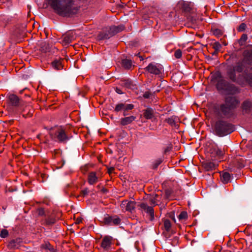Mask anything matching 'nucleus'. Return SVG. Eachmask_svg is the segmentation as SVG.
<instances>
[{"label":"nucleus","mask_w":252,"mask_h":252,"mask_svg":"<svg viewBox=\"0 0 252 252\" xmlns=\"http://www.w3.org/2000/svg\"><path fill=\"white\" fill-rule=\"evenodd\" d=\"M242 107L246 113H250L252 108V103L249 101H245L243 103Z\"/></svg>","instance_id":"obj_18"},{"label":"nucleus","mask_w":252,"mask_h":252,"mask_svg":"<svg viewBox=\"0 0 252 252\" xmlns=\"http://www.w3.org/2000/svg\"><path fill=\"white\" fill-rule=\"evenodd\" d=\"M98 181V177L95 172H91L88 176V182L90 185L96 183Z\"/></svg>","instance_id":"obj_17"},{"label":"nucleus","mask_w":252,"mask_h":252,"mask_svg":"<svg viewBox=\"0 0 252 252\" xmlns=\"http://www.w3.org/2000/svg\"><path fill=\"white\" fill-rule=\"evenodd\" d=\"M135 93L138 94V92H135Z\"/></svg>","instance_id":"obj_51"},{"label":"nucleus","mask_w":252,"mask_h":252,"mask_svg":"<svg viewBox=\"0 0 252 252\" xmlns=\"http://www.w3.org/2000/svg\"><path fill=\"white\" fill-rule=\"evenodd\" d=\"M8 235V231L6 229H2L0 231V236L1 238H6Z\"/></svg>","instance_id":"obj_32"},{"label":"nucleus","mask_w":252,"mask_h":252,"mask_svg":"<svg viewBox=\"0 0 252 252\" xmlns=\"http://www.w3.org/2000/svg\"><path fill=\"white\" fill-rule=\"evenodd\" d=\"M154 110L150 107H148L144 112V116L147 119H152L154 117Z\"/></svg>","instance_id":"obj_16"},{"label":"nucleus","mask_w":252,"mask_h":252,"mask_svg":"<svg viewBox=\"0 0 252 252\" xmlns=\"http://www.w3.org/2000/svg\"><path fill=\"white\" fill-rule=\"evenodd\" d=\"M56 222V219L53 217H48L46 220V223L47 225H52L55 223Z\"/></svg>","instance_id":"obj_26"},{"label":"nucleus","mask_w":252,"mask_h":252,"mask_svg":"<svg viewBox=\"0 0 252 252\" xmlns=\"http://www.w3.org/2000/svg\"><path fill=\"white\" fill-rule=\"evenodd\" d=\"M139 206L141 209L150 216L152 220L154 218V211L152 207L148 206L147 203L144 202L140 203Z\"/></svg>","instance_id":"obj_10"},{"label":"nucleus","mask_w":252,"mask_h":252,"mask_svg":"<svg viewBox=\"0 0 252 252\" xmlns=\"http://www.w3.org/2000/svg\"><path fill=\"white\" fill-rule=\"evenodd\" d=\"M238 103L234 95H228L225 98V103L220 105L219 110L224 116L230 117L233 115V110Z\"/></svg>","instance_id":"obj_2"},{"label":"nucleus","mask_w":252,"mask_h":252,"mask_svg":"<svg viewBox=\"0 0 252 252\" xmlns=\"http://www.w3.org/2000/svg\"><path fill=\"white\" fill-rule=\"evenodd\" d=\"M163 159L162 158H159L151 162V168L153 169H156L163 161Z\"/></svg>","instance_id":"obj_19"},{"label":"nucleus","mask_w":252,"mask_h":252,"mask_svg":"<svg viewBox=\"0 0 252 252\" xmlns=\"http://www.w3.org/2000/svg\"><path fill=\"white\" fill-rule=\"evenodd\" d=\"M143 60V59L142 58V57H140V60L142 61Z\"/></svg>","instance_id":"obj_49"},{"label":"nucleus","mask_w":252,"mask_h":252,"mask_svg":"<svg viewBox=\"0 0 252 252\" xmlns=\"http://www.w3.org/2000/svg\"><path fill=\"white\" fill-rule=\"evenodd\" d=\"M221 181L224 184H226L230 182V174L227 172L223 173L221 175Z\"/></svg>","instance_id":"obj_21"},{"label":"nucleus","mask_w":252,"mask_h":252,"mask_svg":"<svg viewBox=\"0 0 252 252\" xmlns=\"http://www.w3.org/2000/svg\"><path fill=\"white\" fill-rule=\"evenodd\" d=\"M166 121L171 126H174L175 124V120L173 117L169 118L166 119Z\"/></svg>","instance_id":"obj_34"},{"label":"nucleus","mask_w":252,"mask_h":252,"mask_svg":"<svg viewBox=\"0 0 252 252\" xmlns=\"http://www.w3.org/2000/svg\"><path fill=\"white\" fill-rule=\"evenodd\" d=\"M227 76L232 81H236V75L235 74V69L234 68L229 69L227 71Z\"/></svg>","instance_id":"obj_20"},{"label":"nucleus","mask_w":252,"mask_h":252,"mask_svg":"<svg viewBox=\"0 0 252 252\" xmlns=\"http://www.w3.org/2000/svg\"><path fill=\"white\" fill-rule=\"evenodd\" d=\"M145 69L148 72L156 75H159L163 71L161 64L154 63H150Z\"/></svg>","instance_id":"obj_6"},{"label":"nucleus","mask_w":252,"mask_h":252,"mask_svg":"<svg viewBox=\"0 0 252 252\" xmlns=\"http://www.w3.org/2000/svg\"><path fill=\"white\" fill-rule=\"evenodd\" d=\"M63 60H55L51 63V65L54 69L56 70H60L63 69V66L62 64Z\"/></svg>","instance_id":"obj_15"},{"label":"nucleus","mask_w":252,"mask_h":252,"mask_svg":"<svg viewBox=\"0 0 252 252\" xmlns=\"http://www.w3.org/2000/svg\"><path fill=\"white\" fill-rule=\"evenodd\" d=\"M170 150V148L169 147H167L165 150H164V153H167V152H169Z\"/></svg>","instance_id":"obj_43"},{"label":"nucleus","mask_w":252,"mask_h":252,"mask_svg":"<svg viewBox=\"0 0 252 252\" xmlns=\"http://www.w3.org/2000/svg\"><path fill=\"white\" fill-rule=\"evenodd\" d=\"M164 226L166 231H169L171 228V224L169 220H166L164 222Z\"/></svg>","instance_id":"obj_28"},{"label":"nucleus","mask_w":252,"mask_h":252,"mask_svg":"<svg viewBox=\"0 0 252 252\" xmlns=\"http://www.w3.org/2000/svg\"><path fill=\"white\" fill-rule=\"evenodd\" d=\"M182 55V53L181 50L178 49L176 51H175L174 53V56L177 59H180L181 58Z\"/></svg>","instance_id":"obj_33"},{"label":"nucleus","mask_w":252,"mask_h":252,"mask_svg":"<svg viewBox=\"0 0 252 252\" xmlns=\"http://www.w3.org/2000/svg\"><path fill=\"white\" fill-rule=\"evenodd\" d=\"M152 203L154 204H155V202H154V201H152Z\"/></svg>","instance_id":"obj_52"},{"label":"nucleus","mask_w":252,"mask_h":252,"mask_svg":"<svg viewBox=\"0 0 252 252\" xmlns=\"http://www.w3.org/2000/svg\"><path fill=\"white\" fill-rule=\"evenodd\" d=\"M136 119V117L133 116L123 118L121 119L120 123L122 126H126L131 124Z\"/></svg>","instance_id":"obj_14"},{"label":"nucleus","mask_w":252,"mask_h":252,"mask_svg":"<svg viewBox=\"0 0 252 252\" xmlns=\"http://www.w3.org/2000/svg\"><path fill=\"white\" fill-rule=\"evenodd\" d=\"M79 221H80V223L81 222V217H80V220H79Z\"/></svg>","instance_id":"obj_48"},{"label":"nucleus","mask_w":252,"mask_h":252,"mask_svg":"<svg viewBox=\"0 0 252 252\" xmlns=\"http://www.w3.org/2000/svg\"><path fill=\"white\" fill-rule=\"evenodd\" d=\"M233 131L232 125L226 121L219 120L215 124V131L216 135L219 136H225Z\"/></svg>","instance_id":"obj_3"},{"label":"nucleus","mask_w":252,"mask_h":252,"mask_svg":"<svg viewBox=\"0 0 252 252\" xmlns=\"http://www.w3.org/2000/svg\"><path fill=\"white\" fill-rule=\"evenodd\" d=\"M246 28V25L245 23H242L239 27L238 30L239 32H243Z\"/></svg>","instance_id":"obj_36"},{"label":"nucleus","mask_w":252,"mask_h":252,"mask_svg":"<svg viewBox=\"0 0 252 252\" xmlns=\"http://www.w3.org/2000/svg\"><path fill=\"white\" fill-rule=\"evenodd\" d=\"M241 40H243L244 41H245L247 39V35L246 34H243L241 36V38L240 39Z\"/></svg>","instance_id":"obj_40"},{"label":"nucleus","mask_w":252,"mask_h":252,"mask_svg":"<svg viewBox=\"0 0 252 252\" xmlns=\"http://www.w3.org/2000/svg\"><path fill=\"white\" fill-rule=\"evenodd\" d=\"M122 30V28L119 27L112 26L109 28V30L106 32L99 33L98 37L99 39H104L109 38L117 33Z\"/></svg>","instance_id":"obj_5"},{"label":"nucleus","mask_w":252,"mask_h":252,"mask_svg":"<svg viewBox=\"0 0 252 252\" xmlns=\"http://www.w3.org/2000/svg\"><path fill=\"white\" fill-rule=\"evenodd\" d=\"M187 217H188L187 213L186 212L183 211L179 215L178 219L180 220H185L187 218Z\"/></svg>","instance_id":"obj_30"},{"label":"nucleus","mask_w":252,"mask_h":252,"mask_svg":"<svg viewBox=\"0 0 252 252\" xmlns=\"http://www.w3.org/2000/svg\"><path fill=\"white\" fill-rule=\"evenodd\" d=\"M213 47L216 51H219L221 47V45L219 42H215L214 44Z\"/></svg>","instance_id":"obj_35"},{"label":"nucleus","mask_w":252,"mask_h":252,"mask_svg":"<svg viewBox=\"0 0 252 252\" xmlns=\"http://www.w3.org/2000/svg\"><path fill=\"white\" fill-rule=\"evenodd\" d=\"M75 33L73 31L68 32L62 37L60 39V42L62 43L63 45H67L75 38Z\"/></svg>","instance_id":"obj_7"},{"label":"nucleus","mask_w":252,"mask_h":252,"mask_svg":"<svg viewBox=\"0 0 252 252\" xmlns=\"http://www.w3.org/2000/svg\"><path fill=\"white\" fill-rule=\"evenodd\" d=\"M122 65L124 68L128 69L131 67L132 63L131 60L126 59L122 61Z\"/></svg>","instance_id":"obj_23"},{"label":"nucleus","mask_w":252,"mask_h":252,"mask_svg":"<svg viewBox=\"0 0 252 252\" xmlns=\"http://www.w3.org/2000/svg\"><path fill=\"white\" fill-rule=\"evenodd\" d=\"M124 112H123V115L126 116L127 115L126 112L132 110L134 108V105L132 104H127L124 103Z\"/></svg>","instance_id":"obj_25"},{"label":"nucleus","mask_w":252,"mask_h":252,"mask_svg":"<svg viewBox=\"0 0 252 252\" xmlns=\"http://www.w3.org/2000/svg\"><path fill=\"white\" fill-rule=\"evenodd\" d=\"M16 242V240H12L10 242V245L12 246V247H15V245L14 244Z\"/></svg>","instance_id":"obj_41"},{"label":"nucleus","mask_w":252,"mask_h":252,"mask_svg":"<svg viewBox=\"0 0 252 252\" xmlns=\"http://www.w3.org/2000/svg\"><path fill=\"white\" fill-rule=\"evenodd\" d=\"M180 4H181L183 6V9L184 11L189 12L190 10V7L188 3H186L184 1L181 2L180 3Z\"/></svg>","instance_id":"obj_27"},{"label":"nucleus","mask_w":252,"mask_h":252,"mask_svg":"<svg viewBox=\"0 0 252 252\" xmlns=\"http://www.w3.org/2000/svg\"><path fill=\"white\" fill-rule=\"evenodd\" d=\"M86 194V191H84V195H85Z\"/></svg>","instance_id":"obj_50"},{"label":"nucleus","mask_w":252,"mask_h":252,"mask_svg":"<svg viewBox=\"0 0 252 252\" xmlns=\"http://www.w3.org/2000/svg\"><path fill=\"white\" fill-rule=\"evenodd\" d=\"M152 96L153 95H151V96ZM143 96L145 97V98L149 99L150 98L151 95H143Z\"/></svg>","instance_id":"obj_45"},{"label":"nucleus","mask_w":252,"mask_h":252,"mask_svg":"<svg viewBox=\"0 0 252 252\" xmlns=\"http://www.w3.org/2000/svg\"><path fill=\"white\" fill-rule=\"evenodd\" d=\"M103 221L105 224L118 225L121 222V219L117 216H107L103 219Z\"/></svg>","instance_id":"obj_9"},{"label":"nucleus","mask_w":252,"mask_h":252,"mask_svg":"<svg viewBox=\"0 0 252 252\" xmlns=\"http://www.w3.org/2000/svg\"><path fill=\"white\" fill-rule=\"evenodd\" d=\"M124 103L119 102L116 105L114 108V111L117 113L120 111L124 112Z\"/></svg>","instance_id":"obj_24"},{"label":"nucleus","mask_w":252,"mask_h":252,"mask_svg":"<svg viewBox=\"0 0 252 252\" xmlns=\"http://www.w3.org/2000/svg\"><path fill=\"white\" fill-rule=\"evenodd\" d=\"M233 68H234L235 70L238 72H242L243 69V64L241 63H238L237 65L235 67H233Z\"/></svg>","instance_id":"obj_29"},{"label":"nucleus","mask_w":252,"mask_h":252,"mask_svg":"<svg viewBox=\"0 0 252 252\" xmlns=\"http://www.w3.org/2000/svg\"><path fill=\"white\" fill-rule=\"evenodd\" d=\"M75 0H48V3L55 12L62 16L77 14L78 8L74 5Z\"/></svg>","instance_id":"obj_1"},{"label":"nucleus","mask_w":252,"mask_h":252,"mask_svg":"<svg viewBox=\"0 0 252 252\" xmlns=\"http://www.w3.org/2000/svg\"><path fill=\"white\" fill-rule=\"evenodd\" d=\"M116 93L118 94H123L124 93L122 90H121L120 89H118V88H116Z\"/></svg>","instance_id":"obj_42"},{"label":"nucleus","mask_w":252,"mask_h":252,"mask_svg":"<svg viewBox=\"0 0 252 252\" xmlns=\"http://www.w3.org/2000/svg\"><path fill=\"white\" fill-rule=\"evenodd\" d=\"M203 166L206 171H211L215 169L217 164L213 161H207L203 163Z\"/></svg>","instance_id":"obj_13"},{"label":"nucleus","mask_w":252,"mask_h":252,"mask_svg":"<svg viewBox=\"0 0 252 252\" xmlns=\"http://www.w3.org/2000/svg\"><path fill=\"white\" fill-rule=\"evenodd\" d=\"M142 93H143V94H145V95L151 94V93L149 92V91H146L145 92H142Z\"/></svg>","instance_id":"obj_44"},{"label":"nucleus","mask_w":252,"mask_h":252,"mask_svg":"<svg viewBox=\"0 0 252 252\" xmlns=\"http://www.w3.org/2000/svg\"><path fill=\"white\" fill-rule=\"evenodd\" d=\"M43 247L46 249H49L50 251H52L53 249L51 248V245L50 244H45V245H43Z\"/></svg>","instance_id":"obj_39"},{"label":"nucleus","mask_w":252,"mask_h":252,"mask_svg":"<svg viewBox=\"0 0 252 252\" xmlns=\"http://www.w3.org/2000/svg\"><path fill=\"white\" fill-rule=\"evenodd\" d=\"M27 90L26 89H24V90H23L21 91L20 92V94L22 93H23V91H25V90Z\"/></svg>","instance_id":"obj_47"},{"label":"nucleus","mask_w":252,"mask_h":252,"mask_svg":"<svg viewBox=\"0 0 252 252\" xmlns=\"http://www.w3.org/2000/svg\"><path fill=\"white\" fill-rule=\"evenodd\" d=\"M7 25V22L4 20H0V27L4 28Z\"/></svg>","instance_id":"obj_37"},{"label":"nucleus","mask_w":252,"mask_h":252,"mask_svg":"<svg viewBox=\"0 0 252 252\" xmlns=\"http://www.w3.org/2000/svg\"><path fill=\"white\" fill-rule=\"evenodd\" d=\"M122 207L125 208L126 211L132 212L135 208V202L132 201H124L122 204Z\"/></svg>","instance_id":"obj_12"},{"label":"nucleus","mask_w":252,"mask_h":252,"mask_svg":"<svg viewBox=\"0 0 252 252\" xmlns=\"http://www.w3.org/2000/svg\"><path fill=\"white\" fill-rule=\"evenodd\" d=\"M49 134L52 139L59 142L65 143L69 139L65 129L61 126L57 127L55 130H51Z\"/></svg>","instance_id":"obj_4"},{"label":"nucleus","mask_w":252,"mask_h":252,"mask_svg":"<svg viewBox=\"0 0 252 252\" xmlns=\"http://www.w3.org/2000/svg\"><path fill=\"white\" fill-rule=\"evenodd\" d=\"M9 100L12 105H17L19 102L17 95H9Z\"/></svg>","instance_id":"obj_22"},{"label":"nucleus","mask_w":252,"mask_h":252,"mask_svg":"<svg viewBox=\"0 0 252 252\" xmlns=\"http://www.w3.org/2000/svg\"><path fill=\"white\" fill-rule=\"evenodd\" d=\"M112 237L108 236H105L101 242V247L106 251L112 249Z\"/></svg>","instance_id":"obj_8"},{"label":"nucleus","mask_w":252,"mask_h":252,"mask_svg":"<svg viewBox=\"0 0 252 252\" xmlns=\"http://www.w3.org/2000/svg\"><path fill=\"white\" fill-rule=\"evenodd\" d=\"M74 65L75 66V67H76V68H78V66H77V62H75Z\"/></svg>","instance_id":"obj_46"},{"label":"nucleus","mask_w":252,"mask_h":252,"mask_svg":"<svg viewBox=\"0 0 252 252\" xmlns=\"http://www.w3.org/2000/svg\"><path fill=\"white\" fill-rule=\"evenodd\" d=\"M213 152L215 153L216 156L219 157H220L222 156L223 154V151L221 149H220L219 148L214 149Z\"/></svg>","instance_id":"obj_31"},{"label":"nucleus","mask_w":252,"mask_h":252,"mask_svg":"<svg viewBox=\"0 0 252 252\" xmlns=\"http://www.w3.org/2000/svg\"><path fill=\"white\" fill-rule=\"evenodd\" d=\"M120 84L125 87L126 89L134 90L137 89L136 85L129 79H124L121 81Z\"/></svg>","instance_id":"obj_11"},{"label":"nucleus","mask_w":252,"mask_h":252,"mask_svg":"<svg viewBox=\"0 0 252 252\" xmlns=\"http://www.w3.org/2000/svg\"><path fill=\"white\" fill-rule=\"evenodd\" d=\"M37 213L39 216H43L45 214V212L43 209L39 208L37 210Z\"/></svg>","instance_id":"obj_38"}]
</instances>
